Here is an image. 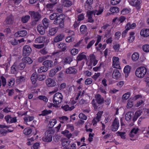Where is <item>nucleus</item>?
<instances>
[{"instance_id":"6e6552de","label":"nucleus","mask_w":149,"mask_h":149,"mask_svg":"<svg viewBox=\"0 0 149 149\" xmlns=\"http://www.w3.org/2000/svg\"><path fill=\"white\" fill-rule=\"evenodd\" d=\"M29 14L32 18L35 19L37 21H39L41 18V15L38 12L34 11H30Z\"/></svg>"},{"instance_id":"dca6fc26","label":"nucleus","mask_w":149,"mask_h":149,"mask_svg":"<svg viewBox=\"0 0 149 149\" xmlns=\"http://www.w3.org/2000/svg\"><path fill=\"white\" fill-rule=\"evenodd\" d=\"M121 74L118 70L115 69L114 70L112 74V77L115 79H117L119 78Z\"/></svg>"},{"instance_id":"680f3d73","label":"nucleus","mask_w":149,"mask_h":149,"mask_svg":"<svg viewBox=\"0 0 149 149\" xmlns=\"http://www.w3.org/2000/svg\"><path fill=\"white\" fill-rule=\"evenodd\" d=\"M56 74V73L55 72V71L53 69L50 70L49 74V76L50 77H53Z\"/></svg>"},{"instance_id":"a19ab883","label":"nucleus","mask_w":149,"mask_h":149,"mask_svg":"<svg viewBox=\"0 0 149 149\" xmlns=\"http://www.w3.org/2000/svg\"><path fill=\"white\" fill-rule=\"evenodd\" d=\"M52 111L50 110H45L42 111V113L41 114L39 115L40 116L42 115L43 116L46 115L50 113Z\"/></svg>"},{"instance_id":"b1692460","label":"nucleus","mask_w":149,"mask_h":149,"mask_svg":"<svg viewBox=\"0 0 149 149\" xmlns=\"http://www.w3.org/2000/svg\"><path fill=\"white\" fill-rule=\"evenodd\" d=\"M130 67L128 65H126L125 67L124 71L125 73V77H128V74L130 72Z\"/></svg>"},{"instance_id":"864d4df0","label":"nucleus","mask_w":149,"mask_h":149,"mask_svg":"<svg viewBox=\"0 0 149 149\" xmlns=\"http://www.w3.org/2000/svg\"><path fill=\"white\" fill-rule=\"evenodd\" d=\"M78 52V50L77 49H73L71 51V53L72 55H75Z\"/></svg>"},{"instance_id":"f03ea898","label":"nucleus","mask_w":149,"mask_h":149,"mask_svg":"<svg viewBox=\"0 0 149 149\" xmlns=\"http://www.w3.org/2000/svg\"><path fill=\"white\" fill-rule=\"evenodd\" d=\"M43 66L41 67L38 70V72L40 73L42 72H46L49 69L53 66V62L51 60H48L44 61L42 63Z\"/></svg>"},{"instance_id":"39448f33","label":"nucleus","mask_w":149,"mask_h":149,"mask_svg":"<svg viewBox=\"0 0 149 149\" xmlns=\"http://www.w3.org/2000/svg\"><path fill=\"white\" fill-rule=\"evenodd\" d=\"M25 67V65L24 63L18 64L17 63H15L11 68V72L13 74H15L19 70L24 69Z\"/></svg>"},{"instance_id":"2eb2a0df","label":"nucleus","mask_w":149,"mask_h":149,"mask_svg":"<svg viewBox=\"0 0 149 149\" xmlns=\"http://www.w3.org/2000/svg\"><path fill=\"white\" fill-rule=\"evenodd\" d=\"M65 72L67 74H75L77 73V70L74 67H72L66 69Z\"/></svg>"},{"instance_id":"c03bdc74","label":"nucleus","mask_w":149,"mask_h":149,"mask_svg":"<svg viewBox=\"0 0 149 149\" xmlns=\"http://www.w3.org/2000/svg\"><path fill=\"white\" fill-rule=\"evenodd\" d=\"M116 134L118 136H120L121 138L123 139H124L125 138V132H116Z\"/></svg>"},{"instance_id":"7ed1b4c3","label":"nucleus","mask_w":149,"mask_h":149,"mask_svg":"<svg viewBox=\"0 0 149 149\" xmlns=\"http://www.w3.org/2000/svg\"><path fill=\"white\" fill-rule=\"evenodd\" d=\"M65 15L63 14L58 15L54 22V24L58 26V27L63 28H64V21Z\"/></svg>"},{"instance_id":"4468645a","label":"nucleus","mask_w":149,"mask_h":149,"mask_svg":"<svg viewBox=\"0 0 149 149\" xmlns=\"http://www.w3.org/2000/svg\"><path fill=\"white\" fill-rule=\"evenodd\" d=\"M27 34V32L25 30L19 31L16 33L14 35L15 37H23L25 36Z\"/></svg>"},{"instance_id":"e2e57ef3","label":"nucleus","mask_w":149,"mask_h":149,"mask_svg":"<svg viewBox=\"0 0 149 149\" xmlns=\"http://www.w3.org/2000/svg\"><path fill=\"white\" fill-rule=\"evenodd\" d=\"M95 41L94 40H93L91 41L88 44L86 48L88 49L91 47L93 45V44L95 43Z\"/></svg>"},{"instance_id":"09e8293b","label":"nucleus","mask_w":149,"mask_h":149,"mask_svg":"<svg viewBox=\"0 0 149 149\" xmlns=\"http://www.w3.org/2000/svg\"><path fill=\"white\" fill-rule=\"evenodd\" d=\"M37 78L39 81H42L45 79L46 76L44 74L40 75L37 76Z\"/></svg>"},{"instance_id":"bf43d9fd","label":"nucleus","mask_w":149,"mask_h":149,"mask_svg":"<svg viewBox=\"0 0 149 149\" xmlns=\"http://www.w3.org/2000/svg\"><path fill=\"white\" fill-rule=\"evenodd\" d=\"M44 46V44H42L40 45H36L34 44L33 45V46L36 48L37 49H41Z\"/></svg>"},{"instance_id":"20e7f679","label":"nucleus","mask_w":149,"mask_h":149,"mask_svg":"<svg viewBox=\"0 0 149 149\" xmlns=\"http://www.w3.org/2000/svg\"><path fill=\"white\" fill-rule=\"evenodd\" d=\"M54 131L52 129H50L45 132V136L42 138V140L44 141L50 142L52 140V136L53 135Z\"/></svg>"},{"instance_id":"412c9836","label":"nucleus","mask_w":149,"mask_h":149,"mask_svg":"<svg viewBox=\"0 0 149 149\" xmlns=\"http://www.w3.org/2000/svg\"><path fill=\"white\" fill-rule=\"evenodd\" d=\"M64 36L63 34H60L56 36L54 39V41L57 42L62 40Z\"/></svg>"},{"instance_id":"bb28decb","label":"nucleus","mask_w":149,"mask_h":149,"mask_svg":"<svg viewBox=\"0 0 149 149\" xmlns=\"http://www.w3.org/2000/svg\"><path fill=\"white\" fill-rule=\"evenodd\" d=\"M61 133L65 136L68 139L70 138L72 136V134L71 133H70L69 132L68 130H65L64 131H62Z\"/></svg>"},{"instance_id":"79ce46f5","label":"nucleus","mask_w":149,"mask_h":149,"mask_svg":"<svg viewBox=\"0 0 149 149\" xmlns=\"http://www.w3.org/2000/svg\"><path fill=\"white\" fill-rule=\"evenodd\" d=\"M130 93H127L123 95L122 99L123 100H127L130 97Z\"/></svg>"},{"instance_id":"4c0bfd02","label":"nucleus","mask_w":149,"mask_h":149,"mask_svg":"<svg viewBox=\"0 0 149 149\" xmlns=\"http://www.w3.org/2000/svg\"><path fill=\"white\" fill-rule=\"evenodd\" d=\"M58 47L61 49L62 51H64L66 49V46L64 43H60L58 45Z\"/></svg>"},{"instance_id":"5fc2aeb1","label":"nucleus","mask_w":149,"mask_h":149,"mask_svg":"<svg viewBox=\"0 0 149 149\" xmlns=\"http://www.w3.org/2000/svg\"><path fill=\"white\" fill-rule=\"evenodd\" d=\"M38 98L40 100H42L45 102H47L48 101L47 98L45 96H40L38 97Z\"/></svg>"},{"instance_id":"f3484780","label":"nucleus","mask_w":149,"mask_h":149,"mask_svg":"<svg viewBox=\"0 0 149 149\" xmlns=\"http://www.w3.org/2000/svg\"><path fill=\"white\" fill-rule=\"evenodd\" d=\"M46 29L45 28L44 26H42V24H40L37 26V29L38 32L41 35H43L45 32V29Z\"/></svg>"},{"instance_id":"a18cd8bd","label":"nucleus","mask_w":149,"mask_h":149,"mask_svg":"<svg viewBox=\"0 0 149 149\" xmlns=\"http://www.w3.org/2000/svg\"><path fill=\"white\" fill-rule=\"evenodd\" d=\"M143 50L146 52H149V45H145L143 46L142 47Z\"/></svg>"},{"instance_id":"c85d7f7f","label":"nucleus","mask_w":149,"mask_h":149,"mask_svg":"<svg viewBox=\"0 0 149 149\" xmlns=\"http://www.w3.org/2000/svg\"><path fill=\"white\" fill-rule=\"evenodd\" d=\"M91 62H93V66H95L97 64L98 61L95 59V56L93 54H92L91 56Z\"/></svg>"},{"instance_id":"13d9d810","label":"nucleus","mask_w":149,"mask_h":149,"mask_svg":"<svg viewBox=\"0 0 149 149\" xmlns=\"http://www.w3.org/2000/svg\"><path fill=\"white\" fill-rule=\"evenodd\" d=\"M91 5L86 4H84V7L86 9L88 10V11H91L90 10H91V8H92L91 7Z\"/></svg>"},{"instance_id":"603ef678","label":"nucleus","mask_w":149,"mask_h":149,"mask_svg":"<svg viewBox=\"0 0 149 149\" xmlns=\"http://www.w3.org/2000/svg\"><path fill=\"white\" fill-rule=\"evenodd\" d=\"M64 63H66L70 64V63L72 61V58L69 57L66 58L64 60Z\"/></svg>"},{"instance_id":"f8f14e48","label":"nucleus","mask_w":149,"mask_h":149,"mask_svg":"<svg viewBox=\"0 0 149 149\" xmlns=\"http://www.w3.org/2000/svg\"><path fill=\"white\" fill-rule=\"evenodd\" d=\"M45 81L47 85L49 87L54 86L56 84V83L54 80L51 78L46 80Z\"/></svg>"},{"instance_id":"9d476101","label":"nucleus","mask_w":149,"mask_h":149,"mask_svg":"<svg viewBox=\"0 0 149 149\" xmlns=\"http://www.w3.org/2000/svg\"><path fill=\"white\" fill-rule=\"evenodd\" d=\"M119 58L118 57L114 56L113 58V67L115 68H119L120 67L119 65Z\"/></svg>"},{"instance_id":"1a4fd4ad","label":"nucleus","mask_w":149,"mask_h":149,"mask_svg":"<svg viewBox=\"0 0 149 149\" xmlns=\"http://www.w3.org/2000/svg\"><path fill=\"white\" fill-rule=\"evenodd\" d=\"M119 127V121L115 118L111 126V129L112 131H116Z\"/></svg>"},{"instance_id":"37998d69","label":"nucleus","mask_w":149,"mask_h":149,"mask_svg":"<svg viewBox=\"0 0 149 149\" xmlns=\"http://www.w3.org/2000/svg\"><path fill=\"white\" fill-rule=\"evenodd\" d=\"M58 14L56 13H54L51 14L49 16V18L51 20H55Z\"/></svg>"},{"instance_id":"de8ad7c7","label":"nucleus","mask_w":149,"mask_h":149,"mask_svg":"<svg viewBox=\"0 0 149 149\" xmlns=\"http://www.w3.org/2000/svg\"><path fill=\"white\" fill-rule=\"evenodd\" d=\"M92 82V79L91 78H88L86 79L85 81V83L86 85L90 84Z\"/></svg>"},{"instance_id":"ddd939ff","label":"nucleus","mask_w":149,"mask_h":149,"mask_svg":"<svg viewBox=\"0 0 149 149\" xmlns=\"http://www.w3.org/2000/svg\"><path fill=\"white\" fill-rule=\"evenodd\" d=\"M141 3V0H132L130 3L131 5L134 6H138L137 8V9H139L140 7L138 6Z\"/></svg>"},{"instance_id":"3c124183","label":"nucleus","mask_w":149,"mask_h":149,"mask_svg":"<svg viewBox=\"0 0 149 149\" xmlns=\"http://www.w3.org/2000/svg\"><path fill=\"white\" fill-rule=\"evenodd\" d=\"M47 58V57L44 56L39 57L38 59V62L41 63Z\"/></svg>"},{"instance_id":"cd10ccee","label":"nucleus","mask_w":149,"mask_h":149,"mask_svg":"<svg viewBox=\"0 0 149 149\" xmlns=\"http://www.w3.org/2000/svg\"><path fill=\"white\" fill-rule=\"evenodd\" d=\"M45 40V38L44 37H39L36 38L35 40V42L36 43H39L43 42Z\"/></svg>"},{"instance_id":"6ab92c4d","label":"nucleus","mask_w":149,"mask_h":149,"mask_svg":"<svg viewBox=\"0 0 149 149\" xmlns=\"http://www.w3.org/2000/svg\"><path fill=\"white\" fill-rule=\"evenodd\" d=\"M6 23L8 24H12L14 22V18L13 15H10L8 16L5 20Z\"/></svg>"},{"instance_id":"ea45409f","label":"nucleus","mask_w":149,"mask_h":149,"mask_svg":"<svg viewBox=\"0 0 149 149\" xmlns=\"http://www.w3.org/2000/svg\"><path fill=\"white\" fill-rule=\"evenodd\" d=\"M110 10L111 12H112L113 13H118L119 12L120 10L119 8L115 7L110 8Z\"/></svg>"},{"instance_id":"2f4dec72","label":"nucleus","mask_w":149,"mask_h":149,"mask_svg":"<svg viewBox=\"0 0 149 149\" xmlns=\"http://www.w3.org/2000/svg\"><path fill=\"white\" fill-rule=\"evenodd\" d=\"M34 118V117L33 116L29 117V125H30V126L33 127H34V125L35 124L36 121L35 120H33L32 124H31L30 122L32 120H33Z\"/></svg>"},{"instance_id":"c9c22d12","label":"nucleus","mask_w":149,"mask_h":149,"mask_svg":"<svg viewBox=\"0 0 149 149\" xmlns=\"http://www.w3.org/2000/svg\"><path fill=\"white\" fill-rule=\"evenodd\" d=\"M80 30L81 32L83 34L86 33L87 29L85 25H82L80 27Z\"/></svg>"},{"instance_id":"f704fd0d","label":"nucleus","mask_w":149,"mask_h":149,"mask_svg":"<svg viewBox=\"0 0 149 149\" xmlns=\"http://www.w3.org/2000/svg\"><path fill=\"white\" fill-rule=\"evenodd\" d=\"M8 131L10 132H11L13 131V130H10L9 129L8 130V131L7 130L4 129H2L0 130V134L2 135H5L8 132Z\"/></svg>"},{"instance_id":"0e129e2a","label":"nucleus","mask_w":149,"mask_h":149,"mask_svg":"<svg viewBox=\"0 0 149 149\" xmlns=\"http://www.w3.org/2000/svg\"><path fill=\"white\" fill-rule=\"evenodd\" d=\"M120 0H111V3L113 5H115L118 3Z\"/></svg>"},{"instance_id":"423d86ee","label":"nucleus","mask_w":149,"mask_h":149,"mask_svg":"<svg viewBox=\"0 0 149 149\" xmlns=\"http://www.w3.org/2000/svg\"><path fill=\"white\" fill-rule=\"evenodd\" d=\"M147 70L144 67H141L138 68L135 71V74L138 77L143 78L146 73Z\"/></svg>"},{"instance_id":"a878e982","label":"nucleus","mask_w":149,"mask_h":149,"mask_svg":"<svg viewBox=\"0 0 149 149\" xmlns=\"http://www.w3.org/2000/svg\"><path fill=\"white\" fill-rule=\"evenodd\" d=\"M72 5V2L69 0H63V5L64 6L69 7Z\"/></svg>"},{"instance_id":"f257e3e1","label":"nucleus","mask_w":149,"mask_h":149,"mask_svg":"<svg viewBox=\"0 0 149 149\" xmlns=\"http://www.w3.org/2000/svg\"><path fill=\"white\" fill-rule=\"evenodd\" d=\"M95 99L92 100V104L94 108V109L96 111L97 109H100L102 108L104 100L99 94L96 95L95 96Z\"/></svg>"},{"instance_id":"4d7b16f0","label":"nucleus","mask_w":149,"mask_h":149,"mask_svg":"<svg viewBox=\"0 0 149 149\" xmlns=\"http://www.w3.org/2000/svg\"><path fill=\"white\" fill-rule=\"evenodd\" d=\"M65 40L66 42H69L73 41L74 38L72 36H68L66 38Z\"/></svg>"},{"instance_id":"0eeeda50","label":"nucleus","mask_w":149,"mask_h":149,"mask_svg":"<svg viewBox=\"0 0 149 149\" xmlns=\"http://www.w3.org/2000/svg\"><path fill=\"white\" fill-rule=\"evenodd\" d=\"M63 100V96L60 93H56L53 97V102L56 104L60 103Z\"/></svg>"},{"instance_id":"a211bd4d","label":"nucleus","mask_w":149,"mask_h":149,"mask_svg":"<svg viewBox=\"0 0 149 149\" xmlns=\"http://www.w3.org/2000/svg\"><path fill=\"white\" fill-rule=\"evenodd\" d=\"M134 115V112L132 111H129L127 112L125 115V119L127 121H130Z\"/></svg>"},{"instance_id":"473e14b6","label":"nucleus","mask_w":149,"mask_h":149,"mask_svg":"<svg viewBox=\"0 0 149 149\" xmlns=\"http://www.w3.org/2000/svg\"><path fill=\"white\" fill-rule=\"evenodd\" d=\"M28 45H26L24 47L23 49V55L24 56H27V54H28Z\"/></svg>"},{"instance_id":"774afa93","label":"nucleus","mask_w":149,"mask_h":149,"mask_svg":"<svg viewBox=\"0 0 149 149\" xmlns=\"http://www.w3.org/2000/svg\"><path fill=\"white\" fill-rule=\"evenodd\" d=\"M129 12V10L127 8H124L121 11V13L123 15H125Z\"/></svg>"},{"instance_id":"58836bf2","label":"nucleus","mask_w":149,"mask_h":149,"mask_svg":"<svg viewBox=\"0 0 149 149\" xmlns=\"http://www.w3.org/2000/svg\"><path fill=\"white\" fill-rule=\"evenodd\" d=\"M57 30L56 28H52L49 30V34L51 36L54 35L57 32Z\"/></svg>"},{"instance_id":"8fccbe9b","label":"nucleus","mask_w":149,"mask_h":149,"mask_svg":"<svg viewBox=\"0 0 149 149\" xmlns=\"http://www.w3.org/2000/svg\"><path fill=\"white\" fill-rule=\"evenodd\" d=\"M79 117L80 118L84 120H86L87 118V116L83 113H80Z\"/></svg>"},{"instance_id":"69168bd1","label":"nucleus","mask_w":149,"mask_h":149,"mask_svg":"<svg viewBox=\"0 0 149 149\" xmlns=\"http://www.w3.org/2000/svg\"><path fill=\"white\" fill-rule=\"evenodd\" d=\"M131 100L130 99H129L128 100V102L127 104V106L129 108H131L133 106V104H132V101H131Z\"/></svg>"},{"instance_id":"e433bc0d","label":"nucleus","mask_w":149,"mask_h":149,"mask_svg":"<svg viewBox=\"0 0 149 149\" xmlns=\"http://www.w3.org/2000/svg\"><path fill=\"white\" fill-rule=\"evenodd\" d=\"M70 141L68 139H65L62 142L63 147H67L69 145Z\"/></svg>"},{"instance_id":"72a5a7b5","label":"nucleus","mask_w":149,"mask_h":149,"mask_svg":"<svg viewBox=\"0 0 149 149\" xmlns=\"http://www.w3.org/2000/svg\"><path fill=\"white\" fill-rule=\"evenodd\" d=\"M139 56L138 53L135 52L132 55V60L136 61L139 59Z\"/></svg>"},{"instance_id":"5701e85b","label":"nucleus","mask_w":149,"mask_h":149,"mask_svg":"<svg viewBox=\"0 0 149 149\" xmlns=\"http://www.w3.org/2000/svg\"><path fill=\"white\" fill-rule=\"evenodd\" d=\"M37 77V75L36 72H34L32 74L31 77V79L32 84H34L36 83Z\"/></svg>"},{"instance_id":"7c9ffc66","label":"nucleus","mask_w":149,"mask_h":149,"mask_svg":"<svg viewBox=\"0 0 149 149\" xmlns=\"http://www.w3.org/2000/svg\"><path fill=\"white\" fill-rule=\"evenodd\" d=\"M77 60L78 61H81L83 59H87L86 56V55L83 54L82 53L79 55L77 56Z\"/></svg>"},{"instance_id":"338daca9","label":"nucleus","mask_w":149,"mask_h":149,"mask_svg":"<svg viewBox=\"0 0 149 149\" xmlns=\"http://www.w3.org/2000/svg\"><path fill=\"white\" fill-rule=\"evenodd\" d=\"M60 139V136L58 135H55L53 137L54 140L56 142H58Z\"/></svg>"},{"instance_id":"6e6d98bb","label":"nucleus","mask_w":149,"mask_h":149,"mask_svg":"<svg viewBox=\"0 0 149 149\" xmlns=\"http://www.w3.org/2000/svg\"><path fill=\"white\" fill-rule=\"evenodd\" d=\"M55 4L56 3H54L48 4L46 5V7L47 8V9H52Z\"/></svg>"},{"instance_id":"aec40b11","label":"nucleus","mask_w":149,"mask_h":149,"mask_svg":"<svg viewBox=\"0 0 149 149\" xmlns=\"http://www.w3.org/2000/svg\"><path fill=\"white\" fill-rule=\"evenodd\" d=\"M140 35L144 37L149 36V29L142 30L140 32Z\"/></svg>"},{"instance_id":"052dcab7","label":"nucleus","mask_w":149,"mask_h":149,"mask_svg":"<svg viewBox=\"0 0 149 149\" xmlns=\"http://www.w3.org/2000/svg\"><path fill=\"white\" fill-rule=\"evenodd\" d=\"M22 21L23 23H26L28 21V16L26 15L23 16L22 18Z\"/></svg>"},{"instance_id":"49530a36","label":"nucleus","mask_w":149,"mask_h":149,"mask_svg":"<svg viewBox=\"0 0 149 149\" xmlns=\"http://www.w3.org/2000/svg\"><path fill=\"white\" fill-rule=\"evenodd\" d=\"M24 77H18L16 80V82L17 83L19 84L21 82L24 81Z\"/></svg>"},{"instance_id":"393cba45","label":"nucleus","mask_w":149,"mask_h":149,"mask_svg":"<svg viewBox=\"0 0 149 149\" xmlns=\"http://www.w3.org/2000/svg\"><path fill=\"white\" fill-rule=\"evenodd\" d=\"M139 129L138 128H134L131 131L130 133L129 134L130 137L131 138H133L134 135L135 134H136L138 130Z\"/></svg>"},{"instance_id":"c756f323","label":"nucleus","mask_w":149,"mask_h":149,"mask_svg":"<svg viewBox=\"0 0 149 149\" xmlns=\"http://www.w3.org/2000/svg\"><path fill=\"white\" fill-rule=\"evenodd\" d=\"M136 26V24L135 23H133L131 24L130 22H129L126 24L125 26V28H127L129 30L131 29H134Z\"/></svg>"},{"instance_id":"4be33fe9","label":"nucleus","mask_w":149,"mask_h":149,"mask_svg":"<svg viewBox=\"0 0 149 149\" xmlns=\"http://www.w3.org/2000/svg\"><path fill=\"white\" fill-rule=\"evenodd\" d=\"M42 24L44 26V27L46 29L49 27V20L46 18H44L42 21Z\"/></svg>"},{"instance_id":"9b49d317","label":"nucleus","mask_w":149,"mask_h":149,"mask_svg":"<svg viewBox=\"0 0 149 149\" xmlns=\"http://www.w3.org/2000/svg\"><path fill=\"white\" fill-rule=\"evenodd\" d=\"M97 12V10H95L91 11H87V15L88 17V22H94V20L92 18V15L93 14L95 15Z\"/></svg>"}]
</instances>
